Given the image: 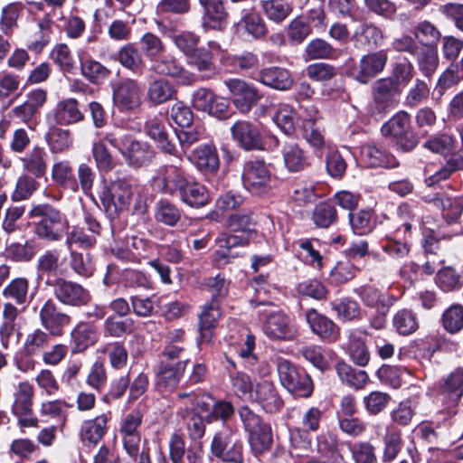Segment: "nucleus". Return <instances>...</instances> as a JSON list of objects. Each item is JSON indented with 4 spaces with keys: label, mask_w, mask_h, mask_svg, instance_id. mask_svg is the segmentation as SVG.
I'll list each match as a JSON object with an SVG mask.
<instances>
[{
    "label": "nucleus",
    "mask_w": 463,
    "mask_h": 463,
    "mask_svg": "<svg viewBox=\"0 0 463 463\" xmlns=\"http://www.w3.org/2000/svg\"><path fill=\"white\" fill-rule=\"evenodd\" d=\"M104 139L119 151L131 167L138 168L147 165L154 158V151L149 145L131 139L120 129L106 132Z\"/></svg>",
    "instance_id": "obj_1"
},
{
    "label": "nucleus",
    "mask_w": 463,
    "mask_h": 463,
    "mask_svg": "<svg viewBox=\"0 0 463 463\" xmlns=\"http://www.w3.org/2000/svg\"><path fill=\"white\" fill-rule=\"evenodd\" d=\"M29 216L38 219L34 222V233L42 240L54 242L63 237L64 218L53 206L44 203L33 206Z\"/></svg>",
    "instance_id": "obj_2"
},
{
    "label": "nucleus",
    "mask_w": 463,
    "mask_h": 463,
    "mask_svg": "<svg viewBox=\"0 0 463 463\" xmlns=\"http://www.w3.org/2000/svg\"><path fill=\"white\" fill-rule=\"evenodd\" d=\"M250 304L253 307H264L258 313L265 317L262 331L269 339L290 341L295 337L297 331L290 325L288 317L277 310L272 303L251 301Z\"/></svg>",
    "instance_id": "obj_3"
},
{
    "label": "nucleus",
    "mask_w": 463,
    "mask_h": 463,
    "mask_svg": "<svg viewBox=\"0 0 463 463\" xmlns=\"http://www.w3.org/2000/svg\"><path fill=\"white\" fill-rule=\"evenodd\" d=\"M244 187L255 195H265L277 186V177L263 160L245 163L241 175Z\"/></svg>",
    "instance_id": "obj_4"
},
{
    "label": "nucleus",
    "mask_w": 463,
    "mask_h": 463,
    "mask_svg": "<svg viewBox=\"0 0 463 463\" xmlns=\"http://www.w3.org/2000/svg\"><path fill=\"white\" fill-rule=\"evenodd\" d=\"M135 182L130 179H117L104 188L100 200L107 214L114 218L127 209L133 196Z\"/></svg>",
    "instance_id": "obj_5"
},
{
    "label": "nucleus",
    "mask_w": 463,
    "mask_h": 463,
    "mask_svg": "<svg viewBox=\"0 0 463 463\" xmlns=\"http://www.w3.org/2000/svg\"><path fill=\"white\" fill-rule=\"evenodd\" d=\"M278 373L281 384L295 396L307 398L311 395L313 392L311 378L289 361L279 360Z\"/></svg>",
    "instance_id": "obj_6"
},
{
    "label": "nucleus",
    "mask_w": 463,
    "mask_h": 463,
    "mask_svg": "<svg viewBox=\"0 0 463 463\" xmlns=\"http://www.w3.org/2000/svg\"><path fill=\"white\" fill-rule=\"evenodd\" d=\"M381 131L383 136L393 137L404 152L412 150L418 144L411 127V117L405 111H399L392 117L383 125Z\"/></svg>",
    "instance_id": "obj_7"
},
{
    "label": "nucleus",
    "mask_w": 463,
    "mask_h": 463,
    "mask_svg": "<svg viewBox=\"0 0 463 463\" xmlns=\"http://www.w3.org/2000/svg\"><path fill=\"white\" fill-rule=\"evenodd\" d=\"M143 413L140 410H132L123 416L119 424V435L123 448L127 454L137 459L141 449V434L139 428L143 421Z\"/></svg>",
    "instance_id": "obj_8"
},
{
    "label": "nucleus",
    "mask_w": 463,
    "mask_h": 463,
    "mask_svg": "<svg viewBox=\"0 0 463 463\" xmlns=\"http://www.w3.org/2000/svg\"><path fill=\"white\" fill-rule=\"evenodd\" d=\"M47 284L53 286L55 298L65 306L80 307L88 305L91 299L90 291L79 283L59 278L53 282L48 280Z\"/></svg>",
    "instance_id": "obj_9"
},
{
    "label": "nucleus",
    "mask_w": 463,
    "mask_h": 463,
    "mask_svg": "<svg viewBox=\"0 0 463 463\" xmlns=\"http://www.w3.org/2000/svg\"><path fill=\"white\" fill-rule=\"evenodd\" d=\"M232 95L234 107L242 114L249 113L261 99L262 95L253 85L240 79H232L225 82Z\"/></svg>",
    "instance_id": "obj_10"
},
{
    "label": "nucleus",
    "mask_w": 463,
    "mask_h": 463,
    "mask_svg": "<svg viewBox=\"0 0 463 463\" xmlns=\"http://www.w3.org/2000/svg\"><path fill=\"white\" fill-rule=\"evenodd\" d=\"M142 88L132 79H125L118 83L113 90L115 107L121 112H132L142 103Z\"/></svg>",
    "instance_id": "obj_11"
},
{
    "label": "nucleus",
    "mask_w": 463,
    "mask_h": 463,
    "mask_svg": "<svg viewBox=\"0 0 463 463\" xmlns=\"http://www.w3.org/2000/svg\"><path fill=\"white\" fill-rule=\"evenodd\" d=\"M388 61L385 50H379L363 55L357 66L351 71L352 77L360 83L367 84L383 71Z\"/></svg>",
    "instance_id": "obj_12"
},
{
    "label": "nucleus",
    "mask_w": 463,
    "mask_h": 463,
    "mask_svg": "<svg viewBox=\"0 0 463 463\" xmlns=\"http://www.w3.org/2000/svg\"><path fill=\"white\" fill-rule=\"evenodd\" d=\"M150 71L157 75L174 78L182 85H191L196 80L193 73L184 69L174 55L165 52L150 63Z\"/></svg>",
    "instance_id": "obj_13"
},
{
    "label": "nucleus",
    "mask_w": 463,
    "mask_h": 463,
    "mask_svg": "<svg viewBox=\"0 0 463 463\" xmlns=\"http://www.w3.org/2000/svg\"><path fill=\"white\" fill-rule=\"evenodd\" d=\"M192 407L188 408L186 423L189 436L197 442L198 448H190L187 451L186 460L188 463H202L201 439L203 438V407L200 402L194 403V398L190 399Z\"/></svg>",
    "instance_id": "obj_14"
},
{
    "label": "nucleus",
    "mask_w": 463,
    "mask_h": 463,
    "mask_svg": "<svg viewBox=\"0 0 463 463\" xmlns=\"http://www.w3.org/2000/svg\"><path fill=\"white\" fill-rule=\"evenodd\" d=\"M39 319L43 327L53 336H61L63 328L71 322V317L62 312L52 299H47L39 311Z\"/></svg>",
    "instance_id": "obj_15"
},
{
    "label": "nucleus",
    "mask_w": 463,
    "mask_h": 463,
    "mask_svg": "<svg viewBox=\"0 0 463 463\" xmlns=\"http://www.w3.org/2000/svg\"><path fill=\"white\" fill-rule=\"evenodd\" d=\"M233 140L238 146L246 150H264L265 144L259 128L247 120H240L231 128Z\"/></svg>",
    "instance_id": "obj_16"
},
{
    "label": "nucleus",
    "mask_w": 463,
    "mask_h": 463,
    "mask_svg": "<svg viewBox=\"0 0 463 463\" xmlns=\"http://www.w3.org/2000/svg\"><path fill=\"white\" fill-rule=\"evenodd\" d=\"M112 251L117 258L123 260H136L140 262L149 259L155 251L154 243L138 236L127 237L124 247L116 245Z\"/></svg>",
    "instance_id": "obj_17"
},
{
    "label": "nucleus",
    "mask_w": 463,
    "mask_h": 463,
    "mask_svg": "<svg viewBox=\"0 0 463 463\" xmlns=\"http://www.w3.org/2000/svg\"><path fill=\"white\" fill-rule=\"evenodd\" d=\"M47 119L58 126H70L84 119L76 99L67 98L57 102L56 106L47 114Z\"/></svg>",
    "instance_id": "obj_18"
},
{
    "label": "nucleus",
    "mask_w": 463,
    "mask_h": 463,
    "mask_svg": "<svg viewBox=\"0 0 463 463\" xmlns=\"http://www.w3.org/2000/svg\"><path fill=\"white\" fill-rule=\"evenodd\" d=\"M252 401L269 413H275L283 407V401L272 381L263 378L254 384Z\"/></svg>",
    "instance_id": "obj_19"
},
{
    "label": "nucleus",
    "mask_w": 463,
    "mask_h": 463,
    "mask_svg": "<svg viewBox=\"0 0 463 463\" xmlns=\"http://www.w3.org/2000/svg\"><path fill=\"white\" fill-rule=\"evenodd\" d=\"M187 184L184 172L174 165L161 168L153 178L155 189L168 194H176Z\"/></svg>",
    "instance_id": "obj_20"
},
{
    "label": "nucleus",
    "mask_w": 463,
    "mask_h": 463,
    "mask_svg": "<svg viewBox=\"0 0 463 463\" xmlns=\"http://www.w3.org/2000/svg\"><path fill=\"white\" fill-rule=\"evenodd\" d=\"M110 412L102 413L92 419L84 420L80 427L79 437L85 446L97 445L108 431Z\"/></svg>",
    "instance_id": "obj_21"
},
{
    "label": "nucleus",
    "mask_w": 463,
    "mask_h": 463,
    "mask_svg": "<svg viewBox=\"0 0 463 463\" xmlns=\"http://www.w3.org/2000/svg\"><path fill=\"white\" fill-rule=\"evenodd\" d=\"M251 240L253 239L243 234H221L216 240L220 250L214 253L213 261L218 266L227 264L231 258H236L240 255V252L234 250L247 246Z\"/></svg>",
    "instance_id": "obj_22"
},
{
    "label": "nucleus",
    "mask_w": 463,
    "mask_h": 463,
    "mask_svg": "<svg viewBox=\"0 0 463 463\" xmlns=\"http://www.w3.org/2000/svg\"><path fill=\"white\" fill-rule=\"evenodd\" d=\"M212 298L210 306H204V330L214 327L221 317L219 300L227 293V287L223 279L216 276L204 288Z\"/></svg>",
    "instance_id": "obj_23"
},
{
    "label": "nucleus",
    "mask_w": 463,
    "mask_h": 463,
    "mask_svg": "<svg viewBox=\"0 0 463 463\" xmlns=\"http://www.w3.org/2000/svg\"><path fill=\"white\" fill-rule=\"evenodd\" d=\"M424 201L441 210L442 218L448 224L457 223L463 212V197H450L442 194H429Z\"/></svg>",
    "instance_id": "obj_24"
},
{
    "label": "nucleus",
    "mask_w": 463,
    "mask_h": 463,
    "mask_svg": "<svg viewBox=\"0 0 463 463\" xmlns=\"http://www.w3.org/2000/svg\"><path fill=\"white\" fill-rule=\"evenodd\" d=\"M360 161L366 167H395L397 159L383 146L365 144L360 149Z\"/></svg>",
    "instance_id": "obj_25"
},
{
    "label": "nucleus",
    "mask_w": 463,
    "mask_h": 463,
    "mask_svg": "<svg viewBox=\"0 0 463 463\" xmlns=\"http://www.w3.org/2000/svg\"><path fill=\"white\" fill-rule=\"evenodd\" d=\"M306 319L312 332L320 338L333 343L339 336V329L335 323L316 309H309L306 313Z\"/></svg>",
    "instance_id": "obj_26"
},
{
    "label": "nucleus",
    "mask_w": 463,
    "mask_h": 463,
    "mask_svg": "<svg viewBox=\"0 0 463 463\" xmlns=\"http://www.w3.org/2000/svg\"><path fill=\"white\" fill-rule=\"evenodd\" d=\"M373 101L380 109H388L396 102V98L402 93L391 79L383 78L376 80L372 89Z\"/></svg>",
    "instance_id": "obj_27"
},
{
    "label": "nucleus",
    "mask_w": 463,
    "mask_h": 463,
    "mask_svg": "<svg viewBox=\"0 0 463 463\" xmlns=\"http://www.w3.org/2000/svg\"><path fill=\"white\" fill-rule=\"evenodd\" d=\"M383 31L373 24H362L351 36L356 49L377 48L383 41Z\"/></svg>",
    "instance_id": "obj_28"
},
{
    "label": "nucleus",
    "mask_w": 463,
    "mask_h": 463,
    "mask_svg": "<svg viewBox=\"0 0 463 463\" xmlns=\"http://www.w3.org/2000/svg\"><path fill=\"white\" fill-rule=\"evenodd\" d=\"M258 80L278 90H288L293 84L290 72L279 67H269L260 70Z\"/></svg>",
    "instance_id": "obj_29"
},
{
    "label": "nucleus",
    "mask_w": 463,
    "mask_h": 463,
    "mask_svg": "<svg viewBox=\"0 0 463 463\" xmlns=\"http://www.w3.org/2000/svg\"><path fill=\"white\" fill-rule=\"evenodd\" d=\"M24 170L34 178H42L46 175L48 154L43 147L34 146L21 158Z\"/></svg>",
    "instance_id": "obj_30"
},
{
    "label": "nucleus",
    "mask_w": 463,
    "mask_h": 463,
    "mask_svg": "<svg viewBox=\"0 0 463 463\" xmlns=\"http://www.w3.org/2000/svg\"><path fill=\"white\" fill-rule=\"evenodd\" d=\"M34 389L27 381L21 382L15 387L13 394L14 402L11 411L14 416H21L33 412Z\"/></svg>",
    "instance_id": "obj_31"
},
{
    "label": "nucleus",
    "mask_w": 463,
    "mask_h": 463,
    "mask_svg": "<svg viewBox=\"0 0 463 463\" xmlns=\"http://www.w3.org/2000/svg\"><path fill=\"white\" fill-rule=\"evenodd\" d=\"M172 40L180 51L190 57L189 62L194 63L197 70L201 71L203 69V60L201 59L200 50L197 49L200 37L185 32L173 35Z\"/></svg>",
    "instance_id": "obj_32"
},
{
    "label": "nucleus",
    "mask_w": 463,
    "mask_h": 463,
    "mask_svg": "<svg viewBox=\"0 0 463 463\" xmlns=\"http://www.w3.org/2000/svg\"><path fill=\"white\" fill-rule=\"evenodd\" d=\"M183 362L165 363L162 362L157 372V386L160 390L171 391L179 383L180 377L184 372Z\"/></svg>",
    "instance_id": "obj_33"
},
{
    "label": "nucleus",
    "mask_w": 463,
    "mask_h": 463,
    "mask_svg": "<svg viewBox=\"0 0 463 463\" xmlns=\"http://www.w3.org/2000/svg\"><path fill=\"white\" fill-rule=\"evenodd\" d=\"M439 392L449 400L451 405L456 404L463 395V369L458 368L443 379L439 385Z\"/></svg>",
    "instance_id": "obj_34"
},
{
    "label": "nucleus",
    "mask_w": 463,
    "mask_h": 463,
    "mask_svg": "<svg viewBox=\"0 0 463 463\" xmlns=\"http://www.w3.org/2000/svg\"><path fill=\"white\" fill-rule=\"evenodd\" d=\"M227 16L223 0H204V28L222 30Z\"/></svg>",
    "instance_id": "obj_35"
},
{
    "label": "nucleus",
    "mask_w": 463,
    "mask_h": 463,
    "mask_svg": "<svg viewBox=\"0 0 463 463\" xmlns=\"http://www.w3.org/2000/svg\"><path fill=\"white\" fill-rule=\"evenodd\" d=\"M45 140L52 154L63 153L73 145V138L69 129H64L58 125L49 128L45 135Z\"/></svg>",
    "instance_id": "obj_36"
},
{
    "label": "nucleus",
    "mask_w": 463,
    "mask_h": 463,
    "mask_svg": "<svg viewBox=\"0 0 463 463\" xmlns=\"http://www.w3.org/2000/svg\"><path fill=\"white\" fill-rule=\"evenodd\" d=\"M260 7L265 16L278 24L283 23L293 11V5L288 0H262Z\"/></svg>",
    "instance_id": "obj_37"
},
{
    "label": "nucleus",
    "mask_w": 463,
    "mask_h": 463,
    "mask_svg": "<svg viewBox=\"0 0 463 463\" xmlns=\"http://www.w3.org/2000/svg\"><path fill=\"white\" fill-rule=\"evenodd\" d=\"M52 178L60 186L77 192L79 184L75 179L72 165L68 160L55 162L52 167Z\"/></svg>",
    "instance_id": "obj_38"
},
{
    "label": "nucleus",
    "mask_w": 463,
    "mask_h": 463,
    "mask_svg": "<svg viewBox=\"0 0 463 463\" xmlns=\"http://www.w3.org/2000/svg\"><path fill=\"white\" fill-rule=\"evenodd\" d=\"M282 156L285 166L289 172H299L308 165L305 152L295 142H288L283 146Z\"/></svg>",
    "instance_id": "obj_39"
},
{
    "label": "nucleus",
    "mask_w": 463,
    "mask_h": 463,
    "mask_svg": "<svg viewBox=\"0 0 463 463\" xmlns=\"http://www.w3.org/2000/svg\"><path fill=\"white\" fill-rule=\"evenodd\" d=\"M335 371L342 383L356 390L363 389L369 381L365 371L354 369L345 362L337 363Z\"/></svg>",
    "instance_id": "obj_40"
},
{
    "label": "nucleus",
    "mask_w": 463,
    "mask_h": 463,
    "mask_svg": "<svg viewBox=\"0 0 463 463\" xmlns=\"http://www.w3.org/2000/svg\"><path fill=\"white\" fill-rule=\"evenodd\" d=\"M176 90L174 85L165 79H156L147 89V99L154 105H161L171 100Z\"/></svg>",
    "instance_id": "obj_41"
},
{
    "label": "nucleus",
    "mask_w": 463,
    "mask_h": 463,
    "mask_svg": "<svg viewBox=\"0 0 463 463\" xmlns=\"http://www.w3.org/2000/svg\"><path fill=\"white\" fill-rule=\"evenodd\" d=\"M118 61L126 69L141 74L144 61L140 51L134 43H127L118 52Z\"/></svg>",
    "instance_id": "obj_42"
},
{
    "label": "nucleus",
    "mask_w": 463,
    "mask_h": 463,
    "mask_svg": "<svg viewBox=\"0 0 463 463\" xmlns=\"http://www.w3.org/2000/svg\"><path fill=\"white\" fill-rule=\"evenodd\" d=\"M24 9L23 2H13L3 7L0 17V29L6 35L11 36L17 27V20Z\"/></svg>",
    "instance_id": "obj_43"
},
{
    "label": "nucleus",
    "mask_w": 463,
    "mask_h": 463,
    "mask_svg": "<svg viewBox=\"0 0 463 463\" xmlns=\"http://www.w3.org/2000/svg\"><path fill=\"white\" fill-rule=\"evenodd\" d=\"M71 335L77 352L86 350L98 340L96 328L93 326L85 323L78 324L71 331Z\"/></svg>",
    "instance_id": "obj_44"
},
{
    "label": "nucleus",
    "mask_w": 463,
    "mask_h": 463,
    "mask_svg": "<svg viewBox=\"0 0 463 463\" xmlns=\"http://www.w3.org/2000/svg\"><path fill=\"white\" fill-rule=\"evenodd\" d=\"M337 437L331 433H322L317 437V451L329 458L328 463H339L342 457L339 452Z\"/></svg>",
    "instance_id": "obj_45"
},
{
    "label": "nucleus",
    "mask_w": 463,
    "mask_h": 463,
    "mask_svg": "<svg viewBox=\"0 0 463 463\" xmlns=\"http://www.w3.org/2000/svg\"><path fill=\"white\" fill-rule=\"evenodd\" d=\"M53 336L50 332L35 328L26 335L24 351L28 355H35L43 352L51 343Z\"/></svg>",
    "instance_id": "obj_46"
},
{
    "label": "nucleus",
    "mask_w": 463,
    "mask_h": 463,
    "mask_svg": "<svg viewBox=\"0 0 463 463\" xmlns=\"http://www.w3.org/2000/svg\"><path fill=\"white\" fill-rule=\"evenodd\" d=\"M272 441L271 428L268 423L249 432V442L255 455L268 451Z\"/></svg>",
    "instance_id": "obj_47"
},
{
    "label": "nucleus",
    "mask_w": 463,
    "mask_h": 463,
    "mask_svg": "<svg viewBox=\"0 0 463 463\" xmlns=\"http://www.w3.org/2000/svg\"><path fill=\"white\" fill-rule=\"evenodd\" d=\"M35 240H27L24 243L14 242L10 244L6 250V256L14 261L28 262L38 251Z\"/></svg>",
    "instance_id": "obj_48"
},
{
    "label": "nucleus",
    "mask_w": 463,
    "mask_h": 463,
    "mask_svg": "<svg viewBox=\"0 0 463 463\" xmlns=\"http://www.w3.org/2000/svg\"><path fill=\"white\" fill-rule=\"evenodd\" d=\"M146 132L154 139L158 146L166 153H173L175 145L169 140L163 122L157 118H152L146 124Z\"/></svg>",
    "instance_id": "obj_49"
},
{
    "label": "nucleus",
    "mask_w": 463,
    "mask_h": 463,
    "mask_svg": "<svg viewBox=\"0 0 463 463\" xmlns=\"http://www.w3.org/2000/svg\"><path fill=\"white\" fill-rule=\"evenodd\" d=\"M105 134L106 133L101 135L99 139L92 143L91 154L98 170L99 172L108 173L114 168L115 164L112 156L105 145V142H108L104 139Z\"/></svg>",
    "instance_id": "obj_50"
},
{
    "label": "nucleus",
    "mask_w": 463,
    "mask_h": 463,
    "mask_svg": "<svg viewBox=\"0 0 463 463\" xmlns=\"http://www.w3.org/2000/svg\"><path fill=\"white\" fill-rule=\"evenodd\" d=\"M417 64L420 71L430 78L439 67V56L434 46H424L417 52Z\"/></svg>",
    "instance_id": "obj_51"
},
{
    "label": "nucleus",
    "mask_w": 463,
    "mask_h": 463,
    "mask_svg": "<svg viewBox=\"0 0 463 463\" xmlns=\"http://www.w3.org/2000/svg\"><path fill=\"white\" fill-rule=\"evenodd\" d=\"M383 461L385 463L392 462L402 447L401 430L393 427H388L383 437Z\"/></svg>",
    "instance_id": "obj_52"
},
{
    "label": "nucleus",
    "mask_w": 463,
    "mask_h": 463,
    "mask_svg": "<svg viewBox=\"0 0 463 463\" xmlns=\"http://www.w3.org/2000/svg\"><path fill=\"white\" fill-rule=\"evenodd\" d=\"M238 27L256 39L261 38L267 33V27L263 19L255 12L243 14Z\"/></svg>",
    "instance_id": "obj_53"
},
{
    "label": "nucleus",
    "mask_w": 463,
    "mask_h": 463,
    "mask_svg": "<svg viewBox=\"0 0 463 463\" xmlns=\"http://www.w3.org/2000/svg\"><path fill=\"white\" fill-rule=\"evenodd\" d=\"M391 401L392 397L389 393L373 391L363 398V404L369 415L376 416L388 407Z\"/></svg>",
    "instance_id": "obj_54"
},
{
    "label": "nucleus",
    "mask_w": 463,
    "mask_h": 463,
    "mask_svg": "<svg viewBox=\"0 0 463 463\" xmlns=\"http://www.w3.org/2000/svg\"><path fill=\"white\" fill-rule=\"evenodd\" d=\"M349 355L353 362L359 366H365L370 361V352L365 342L360 337L359 332L354 331L350 335Z\"/></svg>",
    "instance_id": "obj_55"
},
{
    "label": "nucleus",
    "mask_w": 463,
    "mask_h": 463,
    "mask_svg": "<svg viewBox=\"0 0 463 463\" xmlns=\"http://www.w3.org/2000/svg\"><path fill=\"white\" fill-rule=\"evenodd\" d=\"M393 326L402 335L414 333L419 328V321L415 313L409 309H402L393 317Z\"/></svg>",
    "instance_id": "obj_56"
},
{
    "label": "nucleus",
    "mask_w": 463,
    "mask_h": 463,
    "mask_svg": "<svg viewBox=\"0 0 463 463\" xmlns=\"http://www.w3.org/2000/svg\"><path fill=\"white\" fill-rule=\"evenodd\" d=\"M228 225L233 232H241V234L254 239L257 232L251 213H239L229 217Z\"/></svg>",
    "instance_id": "obj_57"
},
{
    "label": "nucleus",
    "mask_w": 463,
    "mask_h": 463,
    "mask_svg": "<svg viewBox=\"0 0 463 463\" xmlns=\"http://www.w3.org/2000/svg\"><path fill=\"white\" fill-rule=\"evenodd\" d=\"M209 398L212 403L204 402V411H210L204 415V421L212 422L218 420L225 421L233 414L234 410L230 402H215L212 397Z\"/></svg>",
    "instance_id": "obj_58"
},
{
    "label": "nucleus",
    "mask_w": 463,
    "mask_h": 463,
    "mask_svg": "<svg viewBox=\"0 0 463 463\" xmlns=\"http://www.w3.org/2000/svg\"><path fill=\"white\" fill-rule=\"evenodd\" d=\"M28 288V280L24 278H17L4 288L3 296L13 299L17 305H24L27 302Z\"/></svg>",
    "instance_id": "obj_59"
},
{
    "label": "nucleus",
    "mask_w": 463,
    "mask_h": 463,
    "mask_svg": "<svg viewBox=\"0 0 463 463\" xmlns=\"http://www.w3.org/2000/svg\"><path fill=\"white\" fill-rule=\"evenodd\" d=\"M441 322L449 333L459 332L463 328V306L459 304L450 306L444 311Z\"/></svg>",
    "instance_id": "obj_60"
},
{
    "label": "nucleus",
    "mask_w": 463,
    "mask_h": 463,
    "mask_svg": "<svg viewBox=\"0 0 463 463\" xmlns=\"http://www.w3.org/2000/svg\"><path fill=\"white\" fill-rule=\"evenodd\" d=\"M335 49L326 40L316 38L310 41L306 48L305 54L310 60L332 59Z\"/></svg>",
    "instance_id": "obj_61"
},
{
    "label": "nucleus",
    "mask_w": 463,
    "mask_h": 463,
    "mask_svg": "<svg viewBox=\"0 0 463 463\" xmlns=\"http://www.w3.org/2000/svg\"><path fill=\"white\" fill-rule=\"evenodd\" d=\"M140 47L150 63H152L165 51V45L161 39L152 33H146L140 38Z\"/></svg>",
    "instance_id": "obj_62"
},
{
    "label": "nucleus",
    "mask_w": 463,
    "mask_h": 463,
    "mask_svg": "<svg viewBox=\"0 0 463 463\" xmlns=\"http://www.w3.org/2000/svg\"><path fill=\"white\" fill-rule=\"evenodd\" d=\"M295 109L288 104H280L273 119L286 135H291L295 131Z\"/></svg>",
    "instance_id": "obj_63"
},
{
    "label": "nucleus",
    "mask_w": 463,
    "mask_h": 463,
    "mask_svg": "<svg viewBox=\"0 0 463 463\" xmlns=\"http://www.w3.org/2000/svg\"><path fill=\"white\" fill-rule=\"evenodd\" d=\"M354 463H377L375 448L368 441H358L349 447Z\"/></svg>",
    "instance_id": "obj_64"
}]
</instances>
